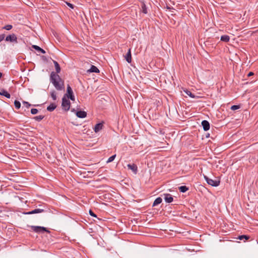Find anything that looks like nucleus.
<instances>
[{"mask_svg":"<svg viewBox=\"0 0 258 258\" xmlns=\"http://www.w3.org/2000/svg\"><path fill=\"white\" fill-rule=\"evenodd\" d=\"M56 72H52L50 74V82L53 84L55 89L57 90H61L64 89V81L60 78L57 74L60 72V67L58 63L53 60Z\"/></svg>","mask_w":258,"mask_h":258,"instance_id":"nucleus-1","label":"nucleus"},{"mask_svg":"<svg viewBox=\"0 0 258 258\" xmlns=\"http://www.w3.org/2000/svg\"><path fill=\"white\" fill-rule=\"evenodd\" d=\"M68 99H70L72 101L75 100V96L74 95L73 91L69 85H68L67 88V93H66L63 96Z\"/></svg>","mask_w":258,"mask_h":258,"instance_id":"nucleus-2","label":"nucleus"},{"mask_svg":"<svg viewBox=\"0 0 258 258\" xmlns=\"http://www.w3.org/2000/svg\"><path fill=\"white\" fill-rule=\"evenodd\" d=\"M31 229L36 233H43L45 232L49 233L50 231L46 228L38 226H31Z\"/></svg>","mask_w":258,"mask_h":258,"instance_id":"nucleus-3","label":"nucleus"},{"mask_svg":"<svg viewBox=\"0 0 258 258\" xmlns=\"http://www.w3.org/2000/svg\"><path fill=\"white\" fill-rule=\"evenodd\" d=\"M61 106L63 110L66 111H68L71 107V103L68 98L62 97Z\"/></svg>","mask_w":258,"mask_h":258,"instance_id":"nucleus-4","label":"nucleus"},{"mask_svg":"<svg viewBox=\"0 0 258 258\" xmlns=\"http://www.w3.org/2000/svg\"><path fill=\"white\" fill-rule=\"evenodd\" d=\"M204 178L206 180L208 184L213 186H218L220 184V181L218 179L214 180L209 178L207 176H204Z\"/></svg>","mask_w":258,"mask_h":258,"instance_id":"nucleus-5","label":"nucleus"},{"mask_svg":"<svg viewBox=\"0 0 258 258\" xmlns=\"http://www.w3.org/2000/svg\"><path fill=\"white\" fill-rule=\"evenodd\" d=\"M5 41L15 44H17L18 42L17 37L14 33L7 36L5 38Z\"/></svg>","mask_w":258,"mask_h":258,"instance_id":"nucleus-6","label":"nucleus"},{"mask_svg":"<svg viewBox=\"0 0 258 258\" xmlns=\"http://www.w3.org/2000/svg\"><path fill=\"white\" fill-rule=\"evenodd\" d=\"M163 196H164V200L166 203H170L173 202V198L170 194H164Z\"/></svg>","mask_w":258,"mask_h":258,"instance_id":"nucleus-7","label":"nucleus"},{"mask_svg":"<svg viewBox=\"0 0 258 258\" xmlns=\"http://www.w3.org/2000/svg\"><path fill=\"white\" fill-rule=\"evenodd\" d=\"M45 210L42 209H35L31 211L24 213L25 215L34 214L44 212Z\"/></svg>","mask_w":258,"mask_h":258,"instance_id":"nucleus-8","label":"nucleus"},{"mask_svg":"<svg viewBox=\"0 0 258 258\" xmlns=\"http://www.w3.org/2000/svg\"><path fill=\"white\" fill-rule=\"evenodd\" d=\"M124 58L128 63L132 62V54L130 48L128 49L127 53L124 55Z\"/></svg>","mask_w":258,"mask_h":258,"instance_id":"nucleus-9","label":"nucleus"},{"mask_svg":"<svg viewBox=\"0 0 258 258\" xmlns=\"http://www.w3.org/2000/svg\"><path fill=\"white\" fill-rule=\"evenodd\" d=\"M202 125L204 131H207L210 129V123L207 120H204L202 121Z\"/></svg>","mask_w":258,"mask_h":258,"instance_id":"nucleus-10","label":"nucleus"},{"mask_svg":"<svg viewBox=\"0 0 258 258\" xmlns=\"http://www.w3.org/2000/svg\"><path fill=\"white\" fill-rule=\"evenodd\" d=\"M128 168L129 169H131L133 171V172L136 174L137 172V171H138V167H137V166L135 164H127V165Z\"/></svg>","mask_w":258,"mask_h":258,"instance_id":"nucleus-11","label":"nucleus"},{"mask_svg":"<svg viewBox=\"0 0 258 258\" xmlns=\"http://www.w3.org/2000/svg\"><path fill=\"white\" fill-rule=\"evenodd\" d=\"M76 115L77 116V117H79V118H85V117H86L87 116V113L86 112L84 111H78L77 112H76Z\"/></svg>","mask_w":258,"mask_h":258,"instance_id":"nucleus-12","label":"nucleus"},{"mask_svg":"<svg viewBox=\"0 0 258 258\" xmlns=\"http://www.w3.org/2000/svg\"><path fill=\"white\" fill-rule=\"evenodd\" d=\"M103 127V124L102 123H97L94 127V131L95 133L99 132Z\"/></svg>","mask_w":258,"mask_h":258,"instance_id":"nucleus-13","label":"nucleus"},{"mask_svg":"<svg viewBox=\"0 0 258 258\" xmlns=\"http://www.w3.org/2000/svg\"><path fill=\"white\" fill-rule=\"evenodd\" d=\"M56 108V105L55 103H51L47 107V110L48 111H52Z\"/></svg>","mask_w":258,"mask_h":258,"instance_id":"nucleus-14","label":"nucleus"},{"mask_svg":"<svg viewBox=\"0 0 258 258\" xmlns=\"http://www.w3.org/2000/svg\"><path fill=\"white\" fill-rule=\"evenodd\" d=\"M88 72L90 73H99V70L96 66L92 65L91 68L88 71Z\"/></svg>","mask_w":258,"mask_h":258,"instance_id":"nucleus-15","label":"nucleus"},{"mask_svg":"<svg viewBox=\"0 0 258 258\" xmlns=\"http://www.w3.org/2000/svg\"><path fill=\"white\" fill-rule=\"evenodd\" d=\"M32 47L33 48H34L36 50L38 51V52H40L43 54L46 53L44 49H43L42 48H41V47H40L39 46H38L37 45H32Z\"/></svg>","mask_w":258,"mask_h":258,"instance_id":"nucleus-16","label":"nucleus"},{"mask_svg":"<svg viewBox=\"0 0 258 258\" xmlns=\"http://www.w3.org/2000/svg\"><path fill=\"white\" fill-rule=\"evenodd\" d=\"M162 201V199L161 198L158 197V198H156L153 204V207H155V206L160 204V203H161Z\"/></svg>","mask_w":258,"mask_h":258,"instance_id":"nucleus-17","label":"nucleus"},{"mask_svg":"<svg viewBox=\"0 0 258 258\" xmlns=\"http://www.w3.org/2000/svg\"><path fill=\"white\" fill-rule=\"evenodd\" d=\"M0 95H3L8 98H10L11 95L6 90H3L2 91H0Z\"/></svg>","mask_w":258,"mask_h":258,"instance_id":"nucleus-18","label":"nucleus"},{"mask_svg":"<svg viewBox=\"0 0 258 258\" xmlns=\"http://www.w3.org/2000/svg\"><path fill=\"white\" fill-rule=\"evenodd\" d=\"M184 91L187 95L190 96L191 98H199V97L198 96H196L195 94H192L190 91H189L188 90H184Z\"/></svg>","mask_w":258,"mask_h":258,"instance_id":"nucleus-19","label":"nucleus"},{"mask_svg":"<svg viewBox=\"0 0 258 258\" xmlns=\"http://www.w3.org/2000/svg\"><path fill=\"white\" fill-rule=\"evenodd\" d=\"M220 40L222 41L228 42L230 40V37L228 35H222L221 37Z\"/></svg>","mask_w":258,"mask_h":258,"instance_id":"nucleus-20","label":"nucleus"},{"mask_svg":"<svg viewBox=\"0 0 258 258\" xmlns=\"http://www.w3.org/2000/svg\"><path fill=\"white\" fill-rule=\"evenodd\" d=\"M179 190L181 192H185L188 190V187L185 185H182L178 187Z\"/></svg>","mask_w":258,"mask_h":258,"instance_id":"nucleus-21","label":"nucleus"},{"mask_svg":"<svg viewBox=\"0 0 258 258\" xmlns=\"http://www.w3.org/2000/svg\"><path fill=\"white\" fill-rule=\"evenodd\" d=\"M249 238V236H247V235H240V236H239L238 237V239L240 240H243L244 239H245L244 241L246 240H248Z\"/></svg>","mask_w":258,"mask_h":258,"instance_id":"nucleus-22","label":"nucleus"},{"mask_svg":"<svg viewBox=\"0 0 258 258\" xmlns=\"http://www.w3.org/2000/svg\"><path fill=\"white\" fill-rule=\"evenodd\" d=\"M142 12L144 14H147V9L145 4L143 3L141 6Z\"/></svg>","mask_w":258,"mask_h":258,"instance_id":"nucleus-23","label":"nucleus"},{"mask_svg":"<svg viewBox=\"0 0 258 258\" xmlns=\"http://www.w3.org/2000/svg\"><path fill=\"white\" fill-rule=\"evenodd\" d=\"M14 105L16 108H17V109H19L21 107V103L18 100L15 101Z\"/></svg>","mask_w":258,"mask_h":258,"instance_id":"nucleus-24","label":"nucleus"},{"mask_svg":"<svg viewBox=\"0 0 258 258\" xmlns=\"http://www.w3.org/2000/svg\"><path fill=\"white\" fill-rule=\"evenodd\" d=\"M44 117V116L43 115H39L36 116L34 117V119L36 120V121H41L43 118Z\"/></svg>","mask_w":258,"mask_h":258,"instance_id":"nucleus-25","label":"nucleus"},{"mask_svg":"<svg viewBox=\"0 0 258 258\" xmlns=\"http://www.w3.org/2000/svg\"><path fill=\"white\" fill-rule=\"evenodd\" d=\"M12 28H13V26L12 25H6L4 27H3L2 29H5L7 30H10L11 29H12Z\"/></svg>","mask_w":258,"mask_h":258,"instance_id":"nucleus-26","label":"nucleus"},{"mask_svg":"<svg viewBox=\"0 0 258 258\" xmlns=\"http://www.w3.org/2000/svg\"><path fill=\"white\" fill-rule=\"evenodd\" d=\"M115 157H116V155L115 154L111 156V157H110L108 159V160L107 161V163H109V162H112L114 160Z\"/></svg>","mask_w":258,"mask_h":258,"instance_id":"nucleus-27","label":"nucleus"},{"mask_svg":"<svg viewBox=\"0 0 258 258\" xmlns=\"http://www.w3.org/2000/svg\"><path fill=\"white\" fill-rule=\"evenodd\" d=\"M50 95H51V96L53 100H56V95L55 92L54 91H52L51 92Z\"/></svg>","mask_w":258,"mask_h":258,"instance_id":"nucleus-28","label":"nucleus"},{"mask_svg":"<svg viewBox=\"0 0 258 258\" xmlns=\"http://www.w3.org/2000/svg\"><path fill=\"white\" fill-rule=\"evenodd\" d=\"M240 108V105H234L231 107V109L232 110H235Z\"/></svg>","mask_w":258,"mask_h":258,"instance_id":"nucleus-29","label":"nucleus"},{"mask_svg":"<svg viewBox=\"0 0 258 258\" xmlns=\"http://www.w3.org/2000/svg\"><path fill=\"white\" fill-rule=\"evenodd\" d=\"M23 104L27 108H29L31 106V104L29 102L26 101H23Z\"/></svg>","mask_w":258,"mask_h":258,"instance_id":"nucleus-30","label":"nucleus"},{"mask_svg":"<svg viewBox=\"0 0 258 258\" xmlns=\"http://www.w3.org/2000/svg\"><path fill=\"white\" fill-rule=\"evenodd\" d=\"M38 111V110L37 109H36V108H32L31 110V113L32 114H37Z\"/></svg>","mask_w":258,"mask_h":258,"instance_id":"nucleus-31","label":"nucleus"},{"mask_svg":"<svg viewBox=\"0 0 258 258\" xmlns=\"http://www.w3.org/2000/svg\"><path fill=\"white\" fill-rule=\"evenodd\" d=\"M89 214L92 217H97L96 215L91 210L89 211Z\"/></svg>","mask_w":258,"mask_h":258,"instance_id":"nucleus-32","label":"nucleus"},{"mask_svg":"<svg viewBox=\"0 0 258 258\" xmlns=\"http://www.w3.org/2000/svg\"><path fill=\"white\" fill-rule=\"evenodd\" d=\"M5 38L4 34H0V42H2Z\"/></svg>","mask_w":258,"mask_h":258,"instance_id":"nucleus-33","label":"nucleus"},{"mask_svg":"<svg viewBox=\"0 0 258 258\" xmlns=\"http://www.w3.org/2000/svg\"><path fill=\"white\" fill-rule=\"evenodd\" d=\"M66 4L68 6H69L71 9H74V6L73 4H72L70 3H68V2H67Z\"/></svg>","mask_w":258,"mask_h":258,"instance_id":"nucleus-34","label":"nucleus"},{"mask_svg":"<svg viewBox=\"0 0 258 258\" xmlns=\"http://www.w3.org/2000/svg\"><path fill=\"white\" fill-rule=\"evenodd\" d=\"M253 75H254V73H253V72H249V73L248 74L247 76H248V77H250V76H253Z\"/></svg>","mask_w":258,"mask_h":258,"instance_id":"nucleus-35","label":"nucleus"},{"mask_svg":"<svg viewBox=\"0 0 258 258\" xmlns=\"http://www.w3.org/2000/svg\"><path fill=\"white\" fill-rule=\"evenodd\" d=\"M2 76H3V74L0 72V79L2 78Z\"/></svg>","mask_w":258,"mask_h":258,"instance_id":"nucleus-36","label":"nucleus"},{"mask_svg":"<svg viewBox=\"0 0 258 258\" xmlns=\"http://www.w3.org/2000/svg\"><path fill=\"white\" fill-rule=\"evenodd\" d=\"M88 173H93V172H91V171H88Z\"/></svg>","mask_w":258,"mask_h":258,"instance_id":"nucleus-37","label":"nucleus"}]
</instances>
